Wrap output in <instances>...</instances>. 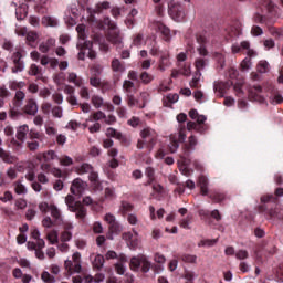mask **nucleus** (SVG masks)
<instances>
[{
	"label": "nucleus",
	"mask_w": 283,
	"mask_h": 283,
	"mask_svg": "<svg viewBox=\"0 0 283 283\" xmlns=\"http://www.w3.org/2000/svg\"><path fill=\"white\" fill-rule=\"evenodd\" d=\"M196 145H198V138L192 135L188 138V143L181 148L179 158L182 166L179 168V170L181 171L182 176H189L190 174L189 166L191 165V154L196 151Z\"/></svg>",
	"instance_id": "1"
},
{
	"label": "nucleus",
	"mask_w": 283,
	"mask_h": 283,
	"mask_svg": "<svg viewBox=\"0 0 283 283\" xmlns=\"http://www.w3.org/2000/svg\"><path fill=\"white\" fill-rule=\"evenodd\" d=\"M103 23L108 27V30H111L107 33V41L113 45H116L117 50H123V36L120 35V30H118L116 22H114L109 17H105Z\"/></svg>",
	"instance_id": "2"
},
{
	"label": "nucleus",
	"mask_w": 283,
	"mask_h": 283,
	"mask_svg": "<svg viewBox=\"0 0 283 283\" xmlns=\"http://www.w3.org/2000/svg\"><path fill=\"white\" fill-rule=\"evenodd\" d=\"M140 136L142 139H139L137 142V149H145V147H147V149H154V145H156V130L151 129V128H144L140 132Z\"/></svg>",
	"instance_id": "3"
},
{
	"label": "nucleus",
	"mask_w": 283,
	"mask_h": 283,
	"mask_svg": "<svg viewBox=\"0 0 283 283\" xmlns=\"http://www.w3.org/2000/svg\"><path fill=\"white\" fill-rule=\"evenodd\" d=\"M76 32L78 34V41L76 44L78 52V60L80 61H85V52H83V50H90V48H92V42L91 41H86L87 36L85 35V25L84 24H78L76 27Z\"/></svg>",
	"instance_id": "4"
},
{
	"label": "nucleus",
	"mask_w": 283,
	"mask_h": 283,
	"mask_svg": "<svg viewBox=\"0 0 283 283\" xmlns=\"http://www.w3.org/2000/svg\"><path fill=\"white\" fill-rule=\"evenodd\" d=\"M163 3H167L168 7V14L171 17L174 21H177V23H180L182 19H185V9L180 3H176L174 0H163Z\"/></svg>",
	"instance_id": "5"
},
{
	"label": "nucleus",
	"mask_w": 283,
	"mask_h": 283,
	"mask_svg": "<svg viewBox=\"0 0 283 283\" xmlns=\"http://www.w3.org/2000/svg\"><path fill=\"white\" fill-rule=\"evenodd\" d=\"M129 266L132 271H140L142 266V273H149V271L153 269L151 262L147 260V256H133L130 259Z\"/></svg>",
	"instance_id": "6"
},
{
	"label": "nucleus",
	"mask_w": 283,
	"mask_h": 283,
	"mask_svg": "<svg viewBox=\"0 0 283 283\" xmlns=\"http://www.w3.org/2000/svg\"><path fill=\"white\" fill-rule=\"evenodd\" d=\"M104 220L108 224L109 233L118 235V233L123 232V226L118 221H116V217L114 214L106 213Z\"/></svg>",
	"instance_id": "7"
},
{
	"label": "nucleus",
	"mask_w": 283,
	"mask_h": 283,
	"mask_svg": "<svg viewBox=\"0 0 283 283\" xmlns=\"http://www.w3.org/2000/svg\"><path fill=\"white\" fill-rule=\"evenodd\" d=\"M23 54L21 51L14 52L11 56L13 61V67L11 69L12 74H19V72H23L25 70V62L22 61Z\"/></svg>",
	"instance_id": "8"
},
{
	"label": "nucleus",
	"mask_w": 283,
	"mask_h": 283,
	"mask_svg": "<svg viewBox=\"0 0 283 283\" xmlns=\"http://www.w3.org/2000/svg\"><path fill=\"white\" fill-rule=\"evenodd\" d=\"M231 82H222V81H214L213 82V92L219 96V98H224V95L227 94V90L231 88Z\"/></svg>",
	"instance_id": "9"
},
{
	"label": "nucleus",
	"mask_w": 283,
	"mask_h": 283,
	"mask_svg": "<svg viewBox=\"0 0 283 283\" xmlns=\"http://www.w3.org/2000/svg\"><path fill=\"white\" fill-rule=\"evenodd\" d=\"M85 189H87V182L83 181L81 178L73 180L70 191L73 196H83Z\"/></svg>",
	"instance_id": "10"
},
{
	"label": "nucleus",
	"mask_w": 283,
	"mask_h": 283,
	"mask_svg": "<svg viewBox=\"0 0 283 283\" xmlns=\"http://www.w3.org/2000/svg\"><path fill=\"white\" fill-rule=\"evenodd\" d=\"M262 87L260 85H253L249 88V98L255 103H265L264 95H262Z\"/></svg>",
	"instance_id": "11"
},
{
	"label": "nucleus",
	"mask_w": 283,
	"mask_h": 283,
	"mask_svg": "<svg viewBox=\"0 0 283 283\" xmlns=\"http://www.w3.org/2000/svg\"><path fill=\"white\" fill-rule=\"evenodd\" d=\"M23 112L29 116H36V114L39 113V105L36 104V101L29 99L27 102V105L23 107Z\"/></svg>",
	"instance_id": "12"
},
{
	"label": "nucleus",
	"mask_w": 283,
	"mask_h": 283,
	"mask_svg": "<svg viewBox=\"0 0 283 283\" xmlns=\"http://www.w3.org/2000/svg\"><path fill=\"white\" fill-rule=\"evenodd\" d=\"M187 129L188 132H191V129H195V132H197L198 134H205L208 127H207V124H200L198 122H188Z\"/></svg>",
	"instance_id": "13"
},
{
	"label": "nucleus",
	"mask_w": 283,
	"mask_h": 283,
	"mask_svg": "<svg viewBox=\"0 0 283 283\" xmlns=\"http://www.w3.org/2000/svg\"><path fill=\"white\" fill-rule=\"evenodd\" d=\"M0 159L2 163H7V165H13V163L17 161V156H13L12 153L0 147Z\"/></svg>",
	"instance_id": "14"
},
{
	"label": "nucleus",
	"mask_w": 283,
	"mask_h": 283,
	"mask_svg": "<svg viewBox=\"0 0 283 283\" xmlns=\"http://www.w3.org/2000/svg\"><path fill=\"white\" fill-rule=\"evenodd\" d=\"M197 43H199V46L197 48L200 56H207L209 54V51H207V38L203 35H197Z\"/></svg>",
	"instance_id": "15"
},
{
	"label": "nucleus",
	"mask_w": 283,
	"mask_h": 283,
	"mask_svg": "<svg viewBox=\"0 0 283 283\" xmlns=\"http://www.w3.org/2000/svg\"><path fill=\"white\" fill-rule=\"evenodd\" d=\"M209 66V59H205V57H197L195 60V67H196V72L199 74H202V72H205V70Z\"/></svg>",
	"instance_id": "16"
},
{
	"label": "nucleus",
	"mask_w": 283,
	"mask_h": 283,
	"mask_svg": "<svg viewBox=\"0 0 283 283\" xmlns=\"http://www.w3.org/2000/svg\"><path fill=\"white\" fill-rule=\"evenodd\" d=\"M56 45V40L54 38H49L46 42H42L39 45V50L42 52V54H48L50 52L51 48H54Z\"/></svg>",
	"instance_id": "17"
},
{
	"label": "nucleus",
	"mask_w": 283,
	"mask_h": 283,
	"mask_svg": "<svg viewBox=\"0 0 283 283\" xmlns=\"http://www.w3.org/2000/svg\"><path fill=\"white\" fill-rule=\"evenodd\" d=\"M198 186L201 189V195L203 196H208L209 193V179L207 178V176L201 175L198 179Z\"/></svg>",
	"instance_id": "18"
},
{
	"label": "nucleus",
	"mask_w": 283,
	"mask_h": 283,
	"mask_svg": "<svg viewBox=\"0 0 283 283\" xmlns=\"http://www.w3.org/2000/svg\"><path fill=\"white\" fill-rule=\"evenodd\" d=\"M29 133H30V127L28 125L24 124L22 126H19L17 129L18 140H20V143H24L25 137L28 136Z\"/></svg>",
	"instance_id": "19"
},
{
	"label": "nucleus",
	"mask_w": 283,
	"mask_h": 283,
	"mask_svg": "<svg viewBox=\"0 0 283 283\" xmlns=\"http://www.w3.org/2000/svg\"><path fill=\"white\" fill-rule=\"evenodd\" d=\"M21 116H23V113L21 112V104L11 106V108L9 111V117L12 120H19V118H21Z\"/></svg>",
	"instance_id": "20"
},
{
	"label": "nucleus",
	"mask_w": 283,
	"mask_h": 283,
	"mask_svg": "<svg viewBox=\"0 0 283 283\" xmlns=\"http://www.w3.org/2000/svg\"><path fill=\"white\" fill-rule=\"evenodd\" d=\"M72 213H75L76 218L78 220H85L86 216H87V208H85L83 206V203H77L76 209L75 210H71Z\"/></svg>",
	"instance_id": "21"
},
{
	"label": "nucleus",
	"mask_w": 283,
	"mask_h": 283,
	"mask_svg": "<svg viewBox=\"0 0 283 283\" xmlns=\"http://www.w3.org/2000/svg\"><path fill=\"white\" fill-rule=\"evenodd\" d=\"M270 105H282L283 96L280 92H272L269 96Z\"/></svg>",
	"instance_id": "22"
},
{
	"label": "nucleus",
	"mask_w": 283,
	"mask_h": 283,
	"mask_svg": "<svg viewBox=\"0 0 283 283\" xmlns=\"http://www.w3.org/2000/svg\"><path fill=\"white\" fill-rule=\"evenodd\" d=\"M50 211H51V216L55 220V222L57 224H61V222H63V217L61 216V210H59V207H56L55 205H51Z\"/></svg>",
	"instance_id": "23"
},
{
	"label": "nucleus",
	"mask_w": 283,
	"mask_h": 283,
	"mask_svg": "<svg viewBox=\"0 0 283 283\" xmlns=\"http://www.w3.org/2000/svg\"><path fill=\"white\" fill-rule=\"evenodd\" d=\"M43 25H46L48 28H57L59 25V19L52 17V15H45L42 18Z\"/></svg>",
	"instance_id": "24"
},
{
	"label": "nucleus",
	"mask_w": 283,
	"mask_h": 283,
	"mask_svg": "<svg viewBox=\"0 0 283 283\" xmlns=\"http://www.w3.org/2000/svg\"><path fill=\"white\" fill-rule=\"evenodd\" d=\"M80 203L81 201H76V199L72 195H67L65 197V205L67 206L69 211H75L76 206Z\"/></svg>",
	"instance_id": "25"
},
{
	"label": "nucleus",
	"mask_w": 283,
	"mask_h": 283,
	"mask_svg": "<svg viewBox=\"0 0 283 283\" xmlns=\"http://www.w3.org/2000/svg\"><path fill=\"white\" fill-rule=\"evenodd\" d=\"M15 17L18 21H23L28 17V4H22L15 9Z\"/></svg>",
	"instance_id": "26"
},
{
	"label": "nucleus",
	"mask_w": 283,
	"mask_h": 283,
	"mask_svg": "<svg viewBox=\"0 0 283 283\" xmlns=\"http://www.w3.org/2000/svg\"><path fill=\"white\" fill-rule=\"evenodd\" d=\"M106 136L108 138H116L117 140H124L125 136H123V133L116 130V128L109 127L106 129Z\"/></svg>",
	"instance_id": "27"
},
{
	"label": "nucleus",
	"mask_w": 283,
	"mask_h": 283,
	"mask_svg": "<svg viewBox=\"0 0 283 283\" xmlns=\"http://www.w3.org/2000/svg\"><path fill=\"white\" fill-rule=\"evenodd\" d=\"M189 116L192 120H197V123H199V124L205 125V123L207 120V116L198 114L197 109H190Z\"/></svg>",
	"instance_id": "28"
},
{
	"label": "nucleus",
	"mask_w": 283,
	"mask_h": 283,
	"mask_svg": "<svg viewBox=\"0 0 283 283\" xmlns=\"http://www.w3.org/2000/svg\"><path fill=\"white\" fill-rule=\"evenodd\" d=\"M249 48H251V43L249 41H242L240 44L232 45V52L233 54H238L242 50H249Z\"/></svg>",
	"instance_id": "29"
},
{
	"label": "nucleus",
	"mask_w": 283,
	"mask_h": 283,
	"mask_svg": "<svg viewBox=\"0 0 283 283\" xmlns=\"http://www.w3.org/2000/svg\"><path fill=\"white\" fill-rule=\"evenodd\" d=\"M92 264L94 269H97V271H101V269L105 266V256H103L102 254L95 255Z\"/></svg>",
	"instance_id": "30"
},
{
	"label": "nucleus",
	"mask_w": 283,
	"mask_h": 283,
	"mask_svg": "<svg viewBox=\"0 0 283 283\" xmlns=\"http://www.w3.org/2000/svg\"><path fill=\"white\" fill-rule=\"evenodd\" d=\"M13 188L18 196H25L28 193V188L21 181L13 182Z\"/></svg>",
	"instance_id": "31"
},
{
	"label": "nucleus",
	"mask_w": 283,
	"mask_h": 283,
	"mask_svg": "<svg viewBox=\"0 0 283 283\" xmlns=\"http://www.w3.org/2000/svg\"><path fill=\"white\" fill-rule=\"evenodd\" d=\"M269 19H270L269 15L260 12H256L253 17L254 23H260L261 25L264 23H268Z\"/></svg>",
	"instance_id": "32"
},
{
	"label": "nucleus",
	"mask_w": 283,
	"mask_h": 283,
	"mask_svg": "<svg viewBox=\"0 0 283 283\" xmlns=\"http://www.w3.org/2000/svg\"><path fill=\"white\" fill-rule=\"evenodd\" d=\"M94 167L90 164H82L80 167L76 168V171L80 176H83L85 174H90Z\"/></svg>",
	"instance_id": "33"
},
{
	"label": "nucleus",
	"mask_w": 283,
	"mask_h": 283,
	"mask_svg": "<svg viewBox=\"0 0 283 283\" xmlns=\"http://www.w3.org/2000/svg\"><path fill=\"white\" fill-rule=\"evenodd\" d=\"M23 101H25V93L23 91H18L14 95L13 105H19L23 107Z\"/></svg>",
	"instance_id": "34"
},
{
	"label": "nucleus",
	"mask_w": 283,
	"mask_h": 283,
	"mask_svg": "<svg viewBox=\"0 0 283 283\" xmlns=\"http://www.w3.org/2000/svg\"><path fill=\"white\" fill-rule=\"evenodd\" d=\"M122 238L126 242H129L132 247H138V240H134V233H132V232H124Z\"/></svg>",
	"instance_id": "35"
},
{
	"label": "nucleus",
	"mask_w": 283,
	"mask_h": 283,
	"mask_svg": "<svg viewBox=\"0 0 283 283\" xmlns=\"http://www.w3.org/2000/svg\"><path fill=\"white\" fill-rule=\"evenodd\" d=\"M112 70L115 72H125V65L122 64L120 60L118 59H113L112 61Z\"/></svg>",
	"instance_id": "36"
},
{
	"label": "nucleus",
	"mask_w": 283,
	"mask_h": 283,
	"mask_svg": "<svg viewBox=\"0 0 283 283\" xmlns=\"http://www.w3.org/2000/svg\"><path fill=\"white\" fill-rule=\"evenodd\" d=\"M67 81H69V83H74V85H76V87H81V85H83V80L81 77H78V75H76V73H70Z\"/></svg>",
	"instance_id": "37"
},
{
	"label": "nucleus",
	"mask_w": 283,
	"mask_h": 283,
	"mask_svg": "<svg viewBox=\"0 0 283 283\" xmlns=\"http://www.w3.org/2000/svg\"><path fill=\"white\" fill-rule=\"evenodd\" d=\"M139 78L144 85H149L154 81V75L149 74L147 71L142 72Z\"/></svg>",
	"instance_id": "38"
},
{
	"label": "nucleus",
	"mask_w": 283,
	"mask_h": 283,
	"mask_svg": "<svg viewBox=\"0 0 283 283\" xmlns=\"http://www.w3.org/2000/svg\"><path fill=\"white\" fill-rule=\"evenodd\" d=\"M256 70L260 74H266V72L270 70L269 62L265 60L260 61L256 65Z\"/></svg>",
	"instance_id": "39"
},
{
	"label": "nucleus",
	"mask_w": 283,
	"mask_h": 283,
	"mask_svg": "<svg viewBox=\"0 0 283 283\" xmlns=\"http://www.w3.org/2000/svg\"><path fill=\"white\" fill-rule=\"evenodd\" d=\"M132 209H133L132 203L127 201H122V205L119 207V213H122V216H127V213H129Z\"/></svg>",
	"instance_id": "40"
},
{
	"label": "nucleus",
	"mask_w": 283,
	"mask_h": 283,
	"mask_svg": "<svg viewBox=\"0 0 283 283\" xmlns=\"http://www.w3.org/2000/svg\"><path fill=\"white\" fill-rule=\"evenodd\" d=\"M105 118H106L105 113H103V111H97L92 115H90L88 120H95V123H97V120H103Z\"/></svg>",
	"instance_id": "41"
},
{
	"label": "nucleus",
	"mask_w": 283,
	"mask_h": 283,
	"mask_svg": "<svg viewBox=\"0 0 283 283\" xmlns=\"http://www.w3.org/2000/svg\"><path fill=\"white\" fill-rule=\"evenodd\" d=\"M145 176L148 177V185H151V182H154L156 177V170L153 167H147L145 169Z\"/></svg>",
	"instance_id": "42"
},
{
	"label": "nucleus",
	"mask_w": 283,
	"mask_h": 283,
	"mask_svg": "<svg viewBox=\"0 0 283 283\" xmlns=\"http://www.w3.org/2000/svg\"><path fill=\"white\" fill-rule=\"evenodd\" d=\"M91 102L95 109H101V107H103V97L98 95L92 96Z\"/></svg>",
	"instance_id": "43"
},
{
	"label": "nucleus",
	"mask_w": 283,
	"mask_h": 283,
	"mask_svg": "<svg viewBox=\"0 0 283 283\" xmlns=\"http://www.w3.org/2000/svg\"><path fill=\"white\" fill-rule=\"evenodd\" d=\"M269 216H270V218H276L277 220H283V209H281V210H279L277 208L270 209Z\"/></svg>",
	"instance_id": "44"
},
{
	"label": "nucleus",
	"mask_w": 283,
	"mask_h": 283,
	"mask_svg": "<svg viewBox=\"0 0 283 283\" xmlns=\"http://www.w3.org/2000/svg\"><path fill=\"white\" fill-rule=\"evenodd\" d=\"M178 147H180L178 139L170 138V142L168 144V149L170 154H176V151H178Z\"/></svg>",
	"instance_id": "45"
},
{
	"label": "nucleus",
	"mask_w": 283,
	"mask_h": 283,
	"mask_svg": "<svg viewBox=\"0 0 283 283\" xmlns=\"http://www.w3.org/2000/svg\"><path fill=\"white\" fill-rule=\"evenodd\" d=\"M29 138L30 140H40L43 142V135L39 133L38 130L31 129L29 132Z\"/></svg>",
	"instance_id": "46"
},
{
	"label": "nucleus",
	"mask_w": 283,
	"mask_h": 283,
	"mask_svg": "<svg viewBox=\"0 0 283 283\" xmlns=\"http://www.w3.org/2000/svg\"><path fill=\"white\" fill-rule=\"evenodd\" d=\"M111 4L109 1L98 2L95 7V12H103V10H109Z\"/></svg>",
	"instance_id": "47"
},
{
	"label": "nucleus",
	"mask_w": 283,
	"mask_h": 283,
	"mask_svg": "<svg viewBox=\"0 0 283 283\" xmlns=\"http://www.w3.org/2000/svg\"><path fill=\"white\" fill-rule=\"evenodd\" d=\"M140 99L143 101V104H139L138 107L139 109H145V107L147 106V103H149V93L142 92Z\"/></svg>",
	"instance_id": "48"
},
{
	"label": "nucleus",
	"mask_w": 283,
	"mask_h": 283,
	"mask_svg": "<svg viewBox=\"0 0 283 283\" xmlns=\"http://www.w3.org/2000/svg\"><path fill=\"white\" fill-rule=\"evenodd\" d=\"M123 90L126 92V94H132L134 92V82L129 80L124 81Z\"/></svg>",
	"instance_id": "49"
},
{
	"label": "nucleus",
	"mask_w": 283,
	"mask_h": 283,
	"mask_svg": "<svg viewBox=\"0 0 283 283\" xmlns=\"http://www.w3.org/2000/svg\"><path fill=\"white\" fill-rule=\"evenodd\" d=\"M51 114H52L53 118H63V107L54 106L51 109Z\"/></svg>",
	"instance_id": "50"
},
{
	"label": "nucleus",
	"mask_w": 283,
	"mask_h": 283,
	"mask_svg": "<svg viewBox=\"0 0 283 283\" xmlns=\"http://www.w3.org/2000/svg\"><path fill=\"white\" fill-rule=\"evenodd\" d=\"M39 39V34L34 31L28 32L27 33V41L29 45L32 48V43H35V41Z\"/></svg>",
	"instance_id": "51"
},
{
	"label": "nucleus",
	"mask_w": 283,
	"mask_h": 283,
	"mask_svg": "<svg viewBox=\"0 0 283 283\" xmlns=\"http://www.w3.org/2000/svg\"><path fill=\"white\" fill-rule=\"evenodd\" d=\"M214 244H218V239H206L201 240L198 247H214Z\"/></svg>",
	"instance_id": "52"
},
{
	"label": "nucleus",
	"mask_w": 283,
	"mask_h": 283,
	"mask_svg": "<svg viewBox=\"0 0 283 283\" xmlns=\"http://www.w3.org/2000/svg\"><path fill=\"white\" fill-rule=\"evenodd\" d=\"M140 101L136 99L134 94H127V105L128 107H136V105H139Z\"/></svg>",
	"instance_id": "53"
},
{
	"label": "nucleus",
	"mask_w": 283,
	"mask_h": 283,
	"mask_svg": "<svg viewBox=\"0 0 283 283\" xmlns=\"http://www.w3.org/2000/svg\"><path fill=\"white\" fill-rule=\"evenodd\" d=\"M41 277H42L43 282H45V283H55L56 282V279L52 274H50V272H48V271H44L42 273Z\"/></svg>",
	"instance_id": "54"
},
{
	"label": "nucleus",
	"mask_w": 283,
	"mask_h": 283,
	"mask_svg": "<svg viewBox=\"0 0 283 283\" xmlns=\"http://www.w3.org/2000/svg\"><path fill=\"white\" fill-rule=\"evenodd\" d=\"M209 198L213 200V202H222L226 196L222 192H213L209 196Z\"/></svg>",
	"instance_id": "55"
},
{
	"label": "nucleus",
	"mask_w": 283,
	"mask_h": 283,
	"mask_svg": "<svg viewBox=\"0 0 283 283\" xmlns=\"http://www.w3.org/2000/svg\"><path fill=\"white\" fill-rule=\"evenodd\" d=\"M91 74L93 76H101V74H103V65L101 64L93 65L91 69Z\"/></svg>",
	"instance_id": "56"
},
{
	"label": "nucleus",
	"mask_w": 283,
	"mask_h": 283,
	"mask_svg": "<svg viewBox=\"0 0 283 283\" xmlns=\"http://www.w3.org/2000/svg\"><path fill=\"white\" fill-rule=\"evenodd\" d=\"M201 76H202V73L195 72V75L190 82V87H198V85H200Z\"/></svg>",
	"instance_id": "57"
},
{
	"label": "nucleus",
	"mask_w": 283,
	"mask_h": 283,
	"mask_svg": "<svg viewBox=\"0 0 283 283\" xmlns=\"http://www.w3.org/2000/svg\"><path fill=\"white\" fill-rule=\"evenodd\" d=\"M197 259L198 258L196 255H191V254H182L181 255L182 262H187L188 264H196Z\"/></svg>",
	"instance_id": "58"
},
{
	"label": "nucleus",
	"mask_w": 283,
	"mask_h": 283,
	"mask_svg": "<svg viewBox=\"0 0 283 283\" xmlns=\"http://www.w3.org/2000/svg\"><path fill=\"white\" fill-rule=\"evenodd\" d=\"M214 59L220 67V70H224V56L222 55V53H216Z\"/></svg>",
	"instance_id": "59"
},
{
	"label": "nucleus",
	"mask_w": 283,
	"mask_h": 283,
	"mask_svg": "<svg viewBox=\"0 0 283 283\" xmlns=\"http://www.w3.org/2000/svg\"><path fill=\"white\" fill-rule=\"evenodd\" d=\"M252 36H262L264 34V30H262L259 25H253L251 29Z\"/></svg>",
	"instance_id": "60"
},
{
	"label": "nucleus",
	"mask_w": 283,
	"mask_h": 283,
	"mask_svg": "<svg viewBox=\"0 0 283 283\" xmlns=\"http://www.w3.org/2000/svg\"><path fill=\"white\" fill-rule=\"evenodd\" d=\"M154 3H157L158 6L156 7V10H157V14L159 17H161L163 12H165V6L163 3V0H153Z\"/></svg>",
	"instance_id": "61"
},
{
	"label": "nucleus",
	"mask_w": 283,
	"mask_h": 283,
	"mask_svg": "<svg viewBox=\"0 0 283 283\" xmlns=\"http://www.w3.org/2000/svg\"><path fill=\"white\" fill-rule=\"evenodd\" d=\"M27 147H28V149H30V151H36V149H39V147H40V144H39V142L33 139V140L27 143Z\"/></svg>",
	"instance_id": "62"
},
{
	"label": "nucleus",
	"mask_w": 283,
	"mask_h": 283,
	"mask_svg": "<svg viewBox=\"0 0 283 283\" xmlns=\"http://www.w3.org/2000/svg\"><path fill=\"white\" fill-rule=\"evenodd\" d=\"M48 240L49 242H51V244H56L59 242V234L56 233V231L49 233Z\"/></svg>",
	"instance_id": "63"
},
{
	"label": "nucleus",
	"mask_w": 283,
	"mask_h": 283,
	"mask_svg": "<svg viewBox=\"0 0 283 283\" xmlns=\"http://www.w3.org/2000/svg\"><path fill=\"white\" fill-rule=\"evenodd\" d=\"M235 258L237 260H247V258H249V252L247 250H239L235 253Z\"/></svg>",
	"instance_id": "64"
}]
</instances>
